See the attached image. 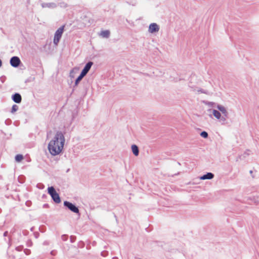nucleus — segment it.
Returning a JSON list of instances; mask_svg holds the SVG:
<instances>
[{
    "instance_id": "10",
    "label": "nucleus",
    "mask_w": 259,
    "mask_h": 259,
    "mask_svg": "<svg viewBox=\"0 0 259 259\" xmlns=\"http://www.w3.org/2000/svg\"><path fill=\"white\" fill-rule=\"evenodd\" d=\"M110 35V32L109 30H102L99 33V36L103 37L108 38Z\"/></svg>"
},
{
    "instance_id": "14",
    "label": "nucleus",
    "mask_w": 259,
    "mask_h": 259,
    "mask_svg": "<svg viewBox=\"0 0 259 259\" xmlns=\"http://www.w3.org/2000/svg\"><path fill=\"white\" fill-rule=\"evenodd\" d=\"M23 159V156L21 154H17L15 156V160L18 162H20Z\"/></svg>"
},
{
    "instance_id": "18",
    "label": "nucleus",
    "mask_w": 259,
    "mask_h": 259,
    "mask_svg": "<svg viewBox=\"0 0 259 259\" xmlns=\"http://www.w3.org/2000/svg\"><path fill=\"white\" fill-rule=\"evenodd\" d=\"M22 249V247L20 246H18L16 248V249L17 250V251H21Z\"/></svg>"
},
{
    "instance_id": "12",
    "label": "nucleus",
    "mask_w": 259,
    "mask_h": 259,
    "mask_svg": "<svg viewBox=\"0 0 259 259\" xmlns=\"http://www.w3.org/2000/svg\"><path fill=\"white\" fill-rule=\"evenodd\" d=\"M132 152L135 156H138L139 154L138 147L136 145H133L131 147Z\"/></svg>"
},
{
    "instance_id": "19",
    "label": "nucleus",
    "mask_w": 259,
    "mask_h": 259,
    "mask_svg": "<svg viewBox=\"0 0 259 259\" xmlns=\"http://www.w3.org/2000/svg\"><path fill=\"white\" fill-rule=\"evenodd\" d=\"M25 253H26V254H29V250H26L25 251Z\"/></svg>"
},
{
    "instance_id": "6",
    "label": "nucleus",
    "mask_w": 259,
    "mask_h": 259,
    "mask_svg": "<svg viewBox=\"0 0 259 259\" xmlns=\"http://www.w3.org/2000/svg\"><path fill=\"white\" fill-rule=\"evenodd\" d=\"M21 63V61L19 57L17 56H14L10 59V64L14 67H17L19 66Z\"/></svg>"
},
{
    "instance_id": "11",
    "label": "nucleus",
    "mask_w": 259,
    "mask_h": 259,
    "mask_svg": "<svg viewBox=\"0 0 259 259\" xmlns=\"http://www.w3.org/2000/svg\"><path fill=\"white\" fill-rule=\"evenodd\" d=\"M214 177V175L211 172H207L200 178V180H210Z\"/></svg>"
},
{
    "instance_id": "13",
    "label": "nucleus",
    "mask_w": 259,
    "mask_h": 259,
    "mask_svg": "<svg viewBox=\"0 0 259 259\" xmlns=\"http://www.w3.org/2000/svg\"><path fill=\"white\" fill-rule=\"evenodd\" d=\"M84 76V75H82V73L79 75V76L76 78L75 81L74 85L77 86L79 82V81L82 79V78Z\"/></svg>"
},
{
    "instance_id": "4",
    "label": "nucleus",
    "mask_w": 259,
    "mask_h": 259,
    "mask_svg": "<svg viewBox=\"0 0 259 259\" xmlns=\"http://www.w3.org/2000/svg\"><path fill=\"white\" fill-rule=\"evenodd\" d=\"M64 25L61 26L55 32L53 42L55 45H57L62 37L64 32Z\"/></svg>"
},
{
    "instance_id": "17",
    "label": "nucleus",
    "mask_w": 259,
    "mask_h": 259,
    "mask_svg": "<svg viewBox=\"0 0 259 259\" xmlns=\"http://www.w3.org/2000/svg\"><path fill=\"white\" fill-rule=\"evenodd\" d=\"M75 68L73 69L72 70H71V71L70 72V77H71V78H73L74 77V74H73V73L74 72V70H75Z\"/></svg>"
},
{
    "instance_id": "21",
    "label": "nucleus",
    "mask_w": 259,
    "mask_h": 259,
    "mask_svg": "<svg viewBox=\"0 0 259 259\" xmlns=\"http://www.w3.org/2000/svg\"><path fill=\"white\" fill-rule=\"evenodd\" d=\"M2 62L1 61V60L0 59V67L2 66Z\"/></svg>"
},
{
    "instance_id": "20",
    "label": "nucleus",
    "mask_w": 259,
    "mask_h": 259,
    "mask_svg": "<svg viewBox=\"0 0 259 259\" xmlns=\"http://www.w3.org/2000/svg\"><path fill=\"white\" fill-rule=\"evenodd\" d=\"M7 235H8V232H7V231H6V232L4 233V236H7Z\"/></svg>"
},
{
    "instance_id": "2",
    "label": "nucleus",
    "mask_w": 259,
    "mask_h": 259,
    "mask_svg": "<svg viewBox=\"0 0 259 259\" xmlns=\"http://www.w3.org/2000/svg\"><path fill=\"white\" fill-rule=\"evenodd\" d=\"M205 104L208 106L215 107L217 109L209 110L211 111L213 116L219 121L222 125L227 123V118H228V112L227 109L224 106L216 104L212 102H206Z\"/></svg>"
},
{
    "instance_id": "3",
    "label": "nucleus",
    "mask_w": 259,
    "mask_h": 259,
    "mask_svg": "<svg viewBox=\"0 0 259 259\" xmlns=\"http://www.w3.org/2000/svg\"><path fill=\"white\" fill-rule=\"evenodd\" d=\"M48 191V193L51 195L52 199L55 203H59L61 202L60 197L53 187H49Z\"/></svg>"
},
{
    "instance_id": "16",
    "label": "nucleus",
    "mask_w": 259,
    "mask_h": 259,
    "mask_svg": "<svg viewBox=\"0 0 259 259\" xmlns=\"http://www.w3.org/2000/svg\"><path fill=\"white\" fill-rule=\"evenodd\" d=\"M200 136L204 138H207L208 137V134L206 132L203 131L200 133Z\"/></svg>"
},
{
    "instance_id": "15",
    "label": "nucleus",
    "mask_w": 259,
    "mask_h": 259,
    "mask_svg": "<svg viewBox=\"0 0 259 259\" xmlns=\"http://www.w3.org/2000/svg\"><path fill=\"white\" fill-rule=\"evenodd\" d=\"M18 110V106L17 105H13L12 109H11V113H13L17 111Z\"/></svg>"
},
{
    "instance_id": "5",
    "label": "nucleus",
    "mask_w": 259,
    "mask_h": 259,
    "mask_svg": "<svg viewBox=\"0 0 259 259\" xmlns=\"http://www.w3.org/2000/svg\"><path fill=\"white\" fill-rule=\"evenodd\" d=\"M64 205L67 207L71 211L76 213H79L78 208L72 203L67 201H65L64 202Z\"/></svg>"
},
{
    "instance_id": "9",
    "label": "nucleus",
    "mask_w": 259,
    "mask_h": 259,
    "mask_svg": "<svg viewBox=\"0 0 259 259\" xmlns=\"http://www.w3.org/2000/svg\"><path fill=\"white\" fill-rule=\"evenodd\" d=\"M12 100L16 103H20L21 102L22 98L20 94L18 93H15L12 96Z\"/></svg>"
},
{
    "instance_id": "7",
    "label": "nucleus",
    "mask_w": 259,
    "mask_h": 259,
    "mask_svg": "<svg viewBox=\"0 0 259 259\" xmlns=\"http://www.w3.org/2000/svg\"><path fill=\"white\" fill-rule=\"evenodd\" d=\"M159 27L158 25L155 23H151L149 27V32L153 33L156 32H158L159 31Z\"/></svg>"
},
{
    "instance_id": "8",
    "label": "nucleus",
    "mask_w": 259,
    "mask_h": 259,
    "mask_svg": "<svg viewBox=\"0 0 259 259\" xmlns=\"http://www.w3.org/2000/svg\"><path fill=\"white\" fill-rule=\"evenodd\" d=\"M93 63L91 61H90L88 62L86 65H85L84 67L83 68V70H82L81 73L82 74V75H84V76L86 75V74L88 73L89 71L90 70L92 66L93 65Z\"/></svg>"
},
{
    "instance_id": "1",
    "label": "nucleus",
    "mask_w": 259,
    "mask_h": 259,
    "mask_svg": "<svg viewBox=\"0 0 259 259\" xmlns=\"http://www.w3.org/2000/svg\"><path fill=\"white\" fill-rule=\"evenodd\" d=\"M65 142L64 135L62 132H56L48 144V149L50 154L53 156L59 155L63 149Z\"/></svg>"
}]
</instances>
